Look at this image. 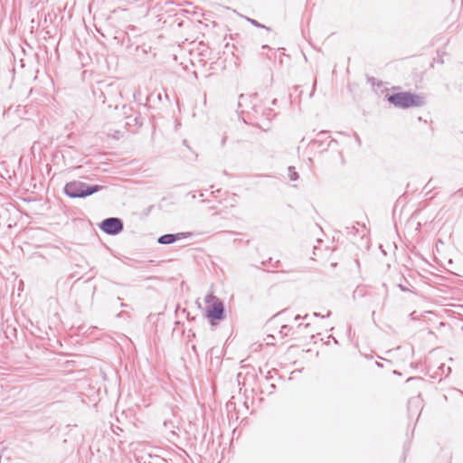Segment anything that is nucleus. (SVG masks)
I'll return each mask as SVG.
<instances>
[{
	"label": "nucleus",
	"mask_w": 463,
	"mask_h": 463,
	"mask_svg": "<svg viewBox=\"0 0 463 463\" xmlns=\"http://www.w3.org/2000/svg\"><path fill=\"white\" fill-rule=\"evenodd\" d=\"M226 140H227V137H226V136H224V137H222V143H221L222 146L225 145Z\"/></svg>",
	"instance_id": "nucleus-13"
},
{
	"label": "nucleus",
	"mask_w": 463,
	"mask_h": 463,
	"mask_svg": "<svg viewBox=\"0 0 463 463\" xmlns=\"http://www.w3.org/2000/svg\"><path fill=\"white\" fill-rule=\"evenodd\" d=\"M288 329V326H282L281 330L279 331L280 334L283 333V330Z\"/></svg>",
	"instance_id": "nucleus-14"
},
{
	"label": "nucleus",
	"mask_w": 463,
	"mask_h": 463,
	"mask_svg": "<svg viewBox=\"0 0 463 463\" xmlns=\"http://www.w3.org/2000/svg\"><path fill=\"white\" fill-rule=\"evenodd\" d=\"M102 189L101 185H90L80 181H71L65 184L64 193L71 198H84Z\"/></svg>",
	"instance_id": "nucleus-2"
},
{
	"label": "nucleus",
	"mask_w": 463,
	"mask_h": 463,
	"mask_svg": "<svg viewBox=\"0 0 463 463\" xmlns=\"http://www.w3.org/2000/svg\"><path fill=\"white\" fill-rule=\"evenodd\" d=\"M215 299H218V298L216 297H214L213 295H212V294H209V295H207L205 297V302L206 303H210V302L213 303L215 301Z\"/></svg>",
	"instance_id": "nucleus-11"
},
{
	"label": "nucleus",
	"mask_w": 463,
	"mask_h": 463,
	"mask_svg": "<svg viewBox=\"0 0 463 463\" xmlns=\"http://www.w3.org/2000/svg\"><path fill=\"white\" fill-rule=\"evenodd\" d=\"M185 233H176V234H171V233H168V234H165V235H162L158 238L157 240V242L160 243V244H164V245H166V244H171V243H174L178 239H181V238H185Z\"/></svg>",
	"instance_id": "nucleus-6"
},
{
	"label": "nucleus",
	"mask_w": 463,
	"mask_h": 463,
	"mask_svg": "<svg viewBox=\"0 0 463 463\" xmlns=\"http://www.w3.org/2000/svg\"><path fill=\"white\" fill-rule=\"evenodd\" d=\"M269 337H270V338H273V335H268V338H269Z\"/></svg>",
	"instance_id": "nucleus-20"
},
{
	"label": "nucleus",
	"mask_w": 463,
	"mask_h": 463,
	"mask_svg": "<svg viewBox=\"0 0 463 463\" xmlns=\"http://www.w3.org/2000/svg\"><path fill=\"white\" fill-rule=\"evenodd\" d=\"M99 229L107 234L117 235L124 229L123 222L119 218L109 217L101 222Z\"/></svg>",
	"instance_id": "nucleus-3"
},
{
	"label": "nucleus",
	"mask_w": 463,
	"mask_h": 463,
	"mask_svg": "<svg viewBox=\"0 0 463 463\" xmlns=\"http://www.w3.org/2000/svg\"><path fill=\"white\" fill-rule=\"evenodd\" d=\"M388 101L396 108L408 109L411 107H422L425 104V98L411 92H398L389 95Z\"/></svg>",
	"instance_id": "nucleus-1"
},
{
	"label": "nucleus",
	"mask_w": 463,
	"mask_h": 463,
	"mask_svg": "<svg viewBox=\"0 0 463 463\" xmlns=\"http://www.w3.org/2000/svg\"><path fill=\"white\" fill-rule=\"evenodd\" d=\"M355 141H358L360 143V138L358 136H356Z\"/></svg>",
	"instance_id": "nucleus-17"
},
{
	"label": "nucleus",
	"mask_w": 463,
	"mask_h": 463,
	"mask_svg": "<svg viewBox=\"0 0 463 463\" xmlns=\"http://www.w3.org/2000/svg\"><path fill=\"white\" fill-rule=\"evenodd\" d=\"M134 121H135L136 125H137V126H141L142 125V122L139 120L138 118H135Z\"/></svg>",
	"instance_id": "nucleus-12"
},
{
	"label": "nucleus",
	"mask_w": 463,
	"mask_h": 463,
	"mask_svg": "<svg viewBox=\"0 0 463 463\" xmlns=\"http://www.w3.org/2000/svg\"><path fill=\"white\" fill-rule=\"evenodd\" d=\"M281 335H287V332H286V330H283V333H282Z\"/></svg>",
	"instance_id": "nucleus-18"
},
{
	"label": "nucleus",
	"mask_w": 463,
	"mask_h": 463,
	"mask_svg": "<svg viewBox=\"0 0 463 463\" xmlns=\"http://www.w3.org/2000/svg\"><path fill=\"white\" fill-rule=\"evenodd\" d=\"M369 296L373 297L372 302L373 303V305L375 307H381V308L383 307L384 299L386 298V292L383 295L371 296V294H370Z\"/></svg>",
	"instance_id": "nucleus-7"
},
{
	"label": "nucleus",
	"mask_w": 463,
	"mask_h": 463,
	"mask_svg": "<svg viewBox=\"0 0 463 463\" xmlns=\"http://www.w3.org/2000/svg\"><path fill=\"white\" fill-rule=\"evenodd\" d=\"M364 287H357L355 288V290L354 291V298H355L357 296H360V297L364 296Z\"/></svg>",
	"instance_id": "nucleus-10"
},
{
	"label": "nucleus",
	"mask_w": 463,
	"mask_h": 463,
	"mask_svg": "<svg viewBox=\"0 0 463 463\" xmlns=\"http://www.w3.org/2000/svg\"><path fill=\"white\" fill-rule=\"evenodd\" d=\"M331 142L332 140L327 131H320L317 137L313 139V144L321 149H326Z\"/></svg>",
	"instance_id": "nucleus-5"
},
{
	"label": "nucleus",
	"mask_w": 463,
	"mask_h": 463,
	"mask_svg": "<svg viewBox=\"0 0 463 463\" xmlns=\"http://www.w3.org/2000/svg\"><path fill=\"white\" fill-rule=\"evenodd\" d=\"M207 317L213 319L222 320L224 317V306L220 299L215 301L208 307Z\"/></svg>",
	"instance_id": "nucleus-4"
},
{
	"label": "nucleus",
	"mask_w": 463,
	"mask_h": 463,
	"mask_svg": "<svg viewBox=\"0 0 463 463\" xmlns=\"http://www.w3.org/2000/svg\"><path fill=\"white\" fill-rule=\"evenodd\" d=\"M315 317H319L320 315L318 313H314Z\"/></svg>",
	"instance_id": "nucleus-19"
},
{
	"label": "nucleus",
	"mask_w": 463,
	"mask_h": 463,
	"mask_svg": "<svg viewBox=\"0 0 463 463\" xmlns=\"http://www.w3.org/2000/svg\"><path fill=\"white\" fill-rule=\"evenodd\" d=\"M246 20L250 23L252 25H254L255 27H258V28H263V29H266L267 31H270V28L264 25V24H260L258 21L254 20V19H251V18H249L247 17Z\"/></svg>",
	"instance_id": "nucleus-8"
},
{
	"label": "nucleus",
	"mask_w": 463,
	"mask_h": 463,
	"mask_svg": "<svg viewBox=\"0 0 463 463\" xmlns=\"http://www.w3.org/2000/svg\"><path fill=\"white\" fill-rule=\"evenodd\" d=\"M315 87H316V82H315V83H314V85H313V90H315ZM313 93H314V90H312V91H311V93H310V95H309V96H310V97H311V96H313Z\"/></svg>",
	"instance_id": "nucleus-16"
},
{
	"label": "nucleus",
	"mask_w": 463,
	"mask_h": 463,
	"mask_svg": "<svg viewBox=\"0 0 463 463\" xmlns=\"http://www.w3.org/2000/svg\"><path fill=\"white\" fill-rule=\"evenodd\" d=\"M400 288L402 290V291H406L407 288L405 287H403L402 285H399Z\"/></svg>",
	"instance_id": "nucleus-15"
},
{
	"label": "nucleus",
	"mask_w": 463,
	"mask_h": 463,
	"mask_svg": "<svg viewBox=\"0 0 463 463\" xmlns=\"http://www.w3.org/2000/svg\"><path fill=\"white\" fill-rule=\"evenodd\" d=\"M288 177L291 181H296L298 179V174L295 171V167H288Z\"/></svg>",
	"instance_id": "nucleus-9"
}]
</instances>
